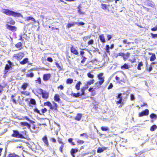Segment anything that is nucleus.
Instances as JSON below:
<instances>
[{"label":"nucleus","mask_w":157,"mask_h":157,"mask_svg":"<svg viewBox=\"0 0 157 157\" xmlns=\"http://www.w3.org/2000/svg\"><path fill=\"white\" fill-rule=\"evenodd\" d=\"M76 23L75 22H72V23H68L67 25V28H69L71 27L74 26H75V25H76Z\"/></svg>","instance_id":"e433bc0d"},{"label":"nucleus","mask_w":157,"mask_h":157,"mask_svg":"<svg viewBox=\"0 0 157 157\" xmlns=\"http://www.w3.org/2000/svg\"><path fill=\"white\" fill-rule=\"evenodd\" d=\"M7 23L10 25H13L15 24V21L12 19H11L10 21L7 22Z\"/></svg>","instance_id":"37998d69"},{"label":"nucleus","mask_w":157,"mask_h":157,"mask_svg":"<svg viewBox=\"0 0 157 157\" xmlns=\"http://www.w3.org/2000/svg\"><path fill=\"white\" fill-rule=\"evenodd\" d=\"M148 54L149 55H151V56L150 57V61H153L155 60L156 59V58L155 54L151 52H149L148 53Z\"/></svg>","instance_id":"aec40b11"},{"label":"nucleus","mask_w":157,"mask_h":157,"mask_svg":"<svg viewBox=\"0 0 157 157\" xmlns=\"http://www.w3.org/2000/svg\"><path fill=\"white\" fill-rule=\"evenodd\" d=\"M82 59L81 61V63H84L85 62L86 59H87V58L85 56H82Z\"/></svg>","instance_id":"0e129e2a"},{"label":"nucleus","mask_w":157,"mask_h":157,"mask_svg":"<svg viewBox=\"0 0 157 157\" xmlns=\"http://www.w3.org/2000/svg\"><path fill=\"white\" fill-rule=\"evenodd\" d=\"M2 13L7 16H12L15 17L23 18V15L20 13L15 12L8 9H3Z\"/></svg>","instance_id":"f257e3e1"},{"label":"nucleus","mask_w":157,"mask_h":157,"mask_svg":"<svg viewBox=\"0 0 157 157\" xmlns=\"http://www.w3.org/2000/svg\"><path fill=\"white\" fill-rule=\"evenodd\" d=\"M129 68V67L127 64L125 63L124 65L121 66V68L122 69H127Z\"/></svg>","instance_id":"473e14b6"},{"label":"nucleus","mask_w":157,"mask_h":157,"mask_svg":"<svg viewBox=\"0 0 157 157\" xmlns=\"http://www.w3.org/2000/svg\"><path fill=\"white\" fill-rule=\"evenodd\" d=\"M41 95L43 99L46 100L49 98V93L46 91L44 90Z\"/></svg>","instance_id":"9d476101"},{"label":"nucleus","mask_w":157,"mask_h":157,"mask_svg":"<svg viewBox=\"0 0 157 157\" xmlns=\"http://www.w3.org/2000/svg\"><path fill=\"white\" fill-rule=\"evenodd\" d=\"M58 143L60 144L64 143L62 139L59 138V137H58Z\"/></svg>","instance_id":"5fc2aeb1"},{"label":"nucleus","mask_w":157,"mask_h":157,"mask_svg":"<svg viewBox=\"0 0 157 157\" xmlns=\"http://www.w3.org/2000/svg\"><path fill=\"white\" fill-rule=\"evenodd\" d=\"M130 100L131 101H133L135 99V98L134 95L133 94H131L130 95Z\"/></svg>","instance_id":"774afa93"},{"label":"nucleus","mask_w":157,"mask_h":157,"mask_svg":"<svg viewBox=\"0 0 157 157\" xmlns=\"http://www.w3.org/2000/svg\"><path fill=\"white\" fill-rule=\"evenodd\" d=\"M24 56V54L23 52H20L17 54L13 55V57L15 58L17 60L21 59Z\"/></svg>","instance_id":"39448f33"},{"label":"nucleus","mask_w":157,"mask_h":157,"mask_svg":"<svg viewBox=\"0 0 157 157\" xmlns=\"http://www.w3.org/2000/svg\"><path fill=\"white\" fill-rule=\"evenodd\" d=\"M54 99L56 101L59 102L60 101V99L58 94H55L54 95Z\"/></svg>","instance_id":"cd10ccee"},{"label":"nucleus","mask_w":157,"mask_h":157,"mask_svg":"<svg viewBox=\"0 0 157 157\" xmlns=\"http://www.w3.org/2000/svg\"><path fill=\"white\" fill-rule=\"evenodd\" d=\"M65 143H64L61 144V146L59 147V151L61 153H63V150L65 149Z\"/></svg>","instance_id":"393cba45"},{"label":"nucleus","mask_w":157,"mask_h":157,"mask_svg":"<svg viewBox=\"0 0 157 157\" xmlns=\"http://www.w3.org/2000/svg\"><path fill=\"white\" fill-rule=\"evenodd\" d=\"M29 86V84L28 83L24 82L21 86V88L23 90H25L27 87Z\"/></svg>","instance_id":"4be33fe9"},{"label":"nucleus","mask_w":157,"mask_h":157,"mask_svg":"<svg viewBox=\"0 0 157 157\" xmlns=\"http://www.w3.org/2000/svg\"><path fill=\"white\" fill-rule=\"evenodd\" d=\"M73 139L71 138H70L68 139V142L70 143L72 145H75V144L74 142H73Z\"/></svg>","instance_id":"49530a36"},{"label":"nucleus","mask_w":157,"mask_h":157,"mask_svg":"<svg viewBox=\"0 0 157 157\" xmlns=\"http://www.w3.org/2000/svg\"><path fill=\"white\" fill-rule=\"evenodd\" d=\"M122 94L121 93H119L118 94L117 96H116V98H119L118 101H117L116 103L117 104H121L123 101V97L121 96Z\"/></svg>","instance_id":"f8f14e48"},{"label":"nucleus","mask_w":157,"mask_h":157,"mask_svg":"<svg viewBox=\"0 0 157 157\" xmlns=\"http://www.w3.org/2000/svg\"><path fill=\"white\" fill-rule=\"evenodd\" d=\"M16 96V94H12L11 96V101H12L14 104H16L17 103V101L20 100H21L20 97V96H18V99L17 100H16L15 98Z\"/></svg>","instance_id":"6e6552de"},{"label":"nucleus","mask_w":157,"mask_h":157,"mask_svg":"<svg viewBox=\"0 0 157 157\" xmlns=\"http://www.w3.org/2000/svg\"><path fill=\"white\" fill-rule=\"evenodd\" d=\"M144 65L143 62L140 61L139 62L137 66V69L139 70H140L141 69V67Z\"/></svg>","instance_id":"bb28decb"},{"label":"nucleus","mask_w":157,"mask_h":157,"mask_svg":"<svg viewBox=\"0 0 157 157\" xmlns=\"http://www.w3.org/2000/svg\"><path fill=\"white\" fill-rule=\"evenodd\" d=\"M103 73H101L97 75V77L98 79L100 80L98 82V84L100 85H101L104 82V77H103Z\"/></svg>","instance_id":"20e7f679"},{"label":"nucleus","mask_w":157,"mask_h":157,"mask_svg":"<svg viewBox=\"0 0 157 157\" xmlns=\"http://www.w3.org/2000/svg\"><path fill=\"white\" fill-rule=\"evenodd\" d=\"M112 6V5H110L109 4L108 5H106L104 3H101V8L104 10H109L108 7H110Z\"/></svg>","instance_id":"dca6fc26"},{"label":"nucleus","mask_w":157,"mask_h":157,"mask_svg":"<svg viewBox=\"0 0 157 157\" xmlns=\"http://www.w3.org/2000/svg\"><path fill=\"white\" fill-rule=\"evenodd\" d=\"M91 37L90 35H88L83 37V40L84 41H86L88 39H90Z\"/></svg>","instance_id":"864d4df0"},{"label":"nucleus","mask_w":157,"mask_h":157,"mask_svg":"<svg viewBox=\"0 0 157 157\" xmlns=\"http://www.w3.org/2000/svg\"><path fill=\"white\" fill-rule=\"evenodd\" d=\"M101 129L104 131H106L109 130V128L108 127L102 126L101 128Z\"/></svg>","instance_id":"a18cd8bd"},{"label":"nucleus","mask_w":157,"mask_h":157,"mask_svg":"<svg viewBox=\"0 0 157 157\" xmlns=\"http://www.w3.org/2000/svg\"><path fill=\"white\" fill-rule=\"evenodd\" d=\"M7 62L9 64H6L5 67V69L7 70H9L10 68L11 67V65L12 64V63L11 62L10 60H9L7 61Z\"/></svg>","instance_id":"a211bd4d"},{"label":"nucleus","mask_w":157,"mask_h":157,"mask_svg":"<svg viewBox=\"0 0 157 157\" xmlns=\"http://www.w3.org/2000/svg\"><path fill=\"white\" fill-rule=\"evenodd\" d=\"M44 90L40 88H39L36 89L34 94L37 96L41 95Z\"/></svg>","instance_id":"4468645a"},{"label":"nucleus","mask_w":157,"mask_h":157,"mask_svg":"<svg viewBox=\"0 0 157 157\" xmlns=\"http://www.w3.org/2000/svg\"><path fill=\"white\" fill-rule=\"evenodd\" d=\"M152 70V66L151 65H150V67H146V70L149 73Z\"/></svg>","instance_id":"c03bdc74"},{"label":"nucleus","mask_w":157,"mask_h":157,"mask_svg":"<svg viewBox=\"0 0 157 157\" xmlns=\"http://www.w3.org/2000/svg\"><path fill=\"white\" fill-rule=\"evenodd\" d=\"M99 38L100 41L102 43H105V40L103 34H102L99 35Z\"/></svg>","instance_id":"a878e982"},{"label":"nucleus","mask_w":157,"mask_h":157,"mask_svg":"<svg viewBox=\"0 0 157 157\" xmlns=\"http://www.w3.org/2000/svg\"><path fill=\"white\" fill-rule=\"evenodd\" d=\"M20 124L22 126H26L28 128H30V124L27 122H21L20 123Z\"/></svg>","instance_id":"f3484780"},{"label":"nucleus","mask_w":157,"mask_h":157,"mask_svg":"<svg viewBox=\"0 0 157 157\" xmlns=\"http://www.w3.org/2000/svg\"><path fill=\"white\" fill-rule=\"evenodd\" d=\"M7 157H20V156L14 153H11L8 154Z\"/></svg>","instance_id":"f704fd0d"},{"label":"nucleus","mask_w":157,"mask_h":157,"mask_svg":"<svg viewBox=\"0 0 157 157\" xmlns=\"http://www.w3.org/2000/svg\"><path fill=\"white\" fill-rule=\"evenodd\" d=\"M94 41L93 40L91 39L89 40L87 42L88 45H92L94 44Z\"/></svg>","instance_id":"13d9d810"},{"label":"nucleus","mask_w":157,"mask_h":157,"mask_svg":"<svg viewBox=\"0 0 157 157\" xmlns=\"http://www.w3.org/2000/svg\"><path fill=\"white\" fill-rule=\"evenodd\" d=\"M81 84V82L80 81H78L75 85V88L78 90L80 89V85Z\"/></svg>","instance_id":"4c0bfd02"},{"label":"nucleus","mask_w":157,"mask_h":157,"mask_svg":"<svg viewBox=\"0 0 157 157\" xmlns=\"http://www.w3.org/2000/svg\"><path fill=\"white\" fill-rule=\"evenodd\" d=\"M23 118H24L26 119V120H27L28 121H29L31 123H34V121H33L31 120L30 119V118L27 116H24L23 117Z\"/></svg>","instance_id":"09e8293b"},{"label":"nucleus","mask_w":157,"mask_h":157,"mask_svg":"<svg viewBox=\"0 0 157 157\" xmlns=\"http://www.w3.org/2000/svg\"><path fill=\"white\" fill-rule=\"evenodd\" d=\"M51 77V74L50 73L45 74L43 75V79L45 82L49 80Z\"/></svg>","instance_id":"1a4fd4ad"},{"label":"nucleus","mask_w":157,"mask_h":157,"mask_svg":"<svg viewBox=\"0 0 157 157\" xmlns=\"http://www.w3.org/2000/svg\"><path fill=\"white\" fill-rule=\"evenodd\" d=\"M78 150L77 148H71L70 151V153L72 157H75V154L78 152Z\"/></svg>","instance_id":"ddd939ff"},{"label":"nucleus","mask_w":157,"mask_h":157,"mask_svg":"<svg viewBox=\"0 0 157 157\" xmlns=\"http://www.w3.org/2000/svg\"><path fill=\"white\" fill-rule=\"evenodd\" d=\"M86 90L84 87L82 88L81 89V91L82 93L81 94L80 93L81 96L82 95H84L85 94V90Z\"/></svg>","instance_id":"6e6d98bb"},{"label":"nucleus","mask_w":157,"mask_h":157,"mask_svg":"<svg viewBox=\"0 0 157 157\" xmlns=\"http://www.w3.org/2000/svg\"><path fill=\"white\" fill-rule=\"evenodd\" d=\"M87 76L90 78H93L94 77V75L91 74V73L90 72H88L87 74Z\"/></svg>","instance_id":"603ef678"},{"label":"nucleus","mask_w":157,"mask_h":157,"mask_svg":"<svg viewBox=\"0 0 157 157\" xmlns=\"http://www.w3.org/2000/svg\"><path fill=\"white\" fill-rule=\"evenodd\" d=\"M8 70H6V69H5V70H4V73H3V74H4L3 77L4 78L6 77V74L8 72Z\"/></svg>","instance_id":"69168bd1"},{"label":"nucleus","mask_w":157,"mask_h":157,"mask_svg":"<svg viewBox=\"0 0 157 157\" xmlns=\"http://www.w3.org/2000/svg\"><path fill=\"white\" fill-rule=\"evenodd\" d=\"M149 113V111L148 109H145L144 110L142 111L141 112L139 113L138 116L139 117H141L144 116H147L148 115Z\"/></svg>","instance_id":"0eeeda50"},{"label":"nucleus","mask_w":157,"mask_h":157,"mask_svg":"<svg viewBox=\"0 0 157 157\" xmlns=\"http://www.w3.org/2000/svg\"><path fill=\"white\" fill-rule=\"evenodd\" d=\"M70 51L71 52L74 54L76 55H78V52L75 47L73 46H72L70 48Z\"/></svg>","instance_id":"9b49d317"},{"label":"nucleus","mask_w":157,"mask_h":157,"mask_svg":"<svg viewBox=\"0 0 157 157\" xmlns=\"http://www.w3.org/2000/svg\"><path fill=\"white\" fill-rule=\"evenodd\" d=\"M121 82H123V83H125L126 82V78L125 76L123 77L122 78H121L120 81L118 82L119 83H120Z\"/></svg>","instance_id":"3c124183"},{"label":"nucleus","mask_w":157,"mask_h":157,"mask_svg":"<svg viewBox=\"0 0 157 157\" xmlns=\"http://www.w3.org/2000/svg\"><path fill=\"white\" fill-rule=\"evenodd\" d=\"M157 128V126L155 125L154 124L152 125L150 128V130L151 131H153L156 129Z\"/></svg>","instance_id":"58836bf2"},{"label":"nucleus","mask_w":157,"mask_h":157,"mask_svg":"<svg viewBox=\"0 0 157 157\" xmlns=\"http://www.w3.org/2000/svg\"><path fill=\"white\" fill-rule=\"evenodd\" d=\"M29 102L31 104H32L33 105H35L36 104V101L34 99H33V98L31 99Z\"/></svg>","instance_id":"de8ad7c7"},{"label":"nucleus","mask_w":157,"mask_h":157,"mask_svg":"<svg viewBox=\"0 0 157 157\" xmlns=\"http://www.w3.org/2000/svg\"><path fill=\"white\" fill-rule=\"evenodd\" d=\"M28 59L27 58H24L22 61L20 62V63L22 65H24L27 63L28 62Z\"/></svg>","instance_id":"2f4dec72"},{"label":"nucleus","mask_w":157,"mask_h":157,"mask_svg":"<svg viewBox=\"0 0 157 157\" xmlns=\"http://www.w3.org/2000/svg\"><path fill=\"white\" fill-rule=\"evenodd\" d=\"M110 48L109 45H106L105 46V50L106 52L107 53H109V48Z\"/></svg>","instance_id":"4d7b16f0"},{"label":"nucleus","mask_w":157,"mask_h":157,"mask_svg":"<svg viewBox=\"0 0 157 157\" xmlns=\"http://www.w3.org/2000/svg\"><path fill=\"white\" fill-rule=\"evenodd\" d=\"M34 74L32 72H30L26 74L27 78H33L34 76Z\"/></svg>","instance_id":"7c9ffc66"},{"label":"nucleus","mask_w":157,"mask_h":157,"mask_svg":"<svg viewBox=\"0 0 157 157\" xmlns=\"http://www.w3.org/2000/svg\"><path fill=\"white\" fill-rule=\"evenodd\" d=\"M53 105H52V103L49 101H47L44 103V105L45 106H48L49 107L50 109L54 110L55 111L58 110V105L54 101L52 102Z\"/></svg>","instance_id":"f03ea898"},{"label":"nucleus","mask_w":157,"mask_h":157,"mask_svg":"<svg viewBox=\"0 0 157 157\" xmlns=\"http://www.w3.org/2000/svg\"><path fill=\"white\" fill-rule=\"evenodd\" d=\"M30 20L32 21L34 23H36V21L35 19L31 16H28L25 18V21H29Z\"/></svg>","instance_id":"6ab92c4d"},{"label":"nucleus","mask_w":157,"mask_h":157,"mask_svg":"<svg viewBox=\"0 0 157 157\" xmlns=\"http://www.w3.org/2000/svg\"><path fill=\"white\" fill-rule=\"evenodd\" d=\"M73 82V80L72 78H69L67 79L66 83L67 84H70L72 83Z\"/></svg>","instance_id":"ea45409f"},{"label":"nucleus","mask_w":157,"mask_h":157,"mask_svg":"<svg viewBox=\"0 0 157 157\" xmlns=\"http://www.w3.org/2000/svg\"><path fill=\"white\" fill-rule=\"evenodd\" d=\"M80 136L81 137L84 136L86 138H88V136L87 134V133H83L80 134Z\"/></svg>","instance_id":"e2e57ef3"},{"label":"nucleus","mask_w":157,"mask_h":157,"mask_svg":"<svg viewBox=\"0 0 157 157\" xmlns=\"http://www.w3.org/2000/svg\"><path fill=\"white\" fill-rule=\"evenodd\" d=\"M118 56H121L123 57V59L124 61H125L126 59V58L125 57V54L123 53L120 52L118 53L116 57H117Z\"/></svg>","instance_id":"c9c22d12"},{"label":"nucleus","mask_w":157,"mask_h":157,"mask_svg":"<svg viewBox=\"0 0 157 157\" xmlns=\"http://www.w3.org/2000/svg\"><path fill=\"white\" fill-rule=\"evenodd\" d=\"M47 60L50 62H52L53 61V59L51 57H48L47 58Z\"/></svg>","instance_id":"338daca9"},{"label":"nucleus","mask_w":157,"mask_h":157,"mask_svg":"<svg viewBox=\"0 0 157 157\" xmlns=\"http://www.w3.org/2000/svg\"><path fill=\"white\" fill-rule=\"evenodd\" d=\"M13 133L11 135L12 137L22 139L25 138L23 134H24L25 132H26L25 131L21 132V133H20L18 131L16 130H13Z\"/></svg>","instance_id":"7ed1b4c3"},{"label":"nucleus","mask_w":157,"mask_h":157,"mask_svg":"<svg viewBox=\"0 0 157 157\" xmlns=\"http://www.w3.org/2000/svg\"><path fill=\"white\" fill-rule=\"evenodd\" d=\"M151 38H157V33L153 34L152 33H151Z\"/></svg>","instance_id":"052dcab7"},{"label":"nucleus","mask_w":157,"mask_h":157,"mask_svg":"<svg viewBox=\"0 0 157 157\" xmlns=\"http://www.w3.org/2000/svg\"><path fill=\"white\" fill-rule=\"evenodd\" d=\"M42 140L43 141L47 146H48L49 145L47 137L46 135L42 137Z\"/></svg>","instance_id":"2eb2a0df"},{"label":"nucleus","mask_w":157,"mask_h":157,"mask_svg":"<svg viewBox=\"0 0 157 157\" xmlns=\"http://www.w3.org/2000/svg\"><path fill=\"white\" fill-rule=\"evenodd\" d=\"M7 86V85L6 83L4 84L3 85L0 84V94L3 91V88L6 86Z\"/></svg>","instance_id":"72a5a7b5"},{"label":"nucleus","mask_w":157,"mask_h":157,"mask_svg":"<svg viewBox=\"0 0 157 157\" xmlns=\"http://www.w3.org/2000/svg\"><path fill=\"white\" fill-rule=\"evenodd\" d=\"M36 83H38L39 84H41V79L40 77H38L37 78V79L35 80Z\"/></svg>","instance_id":"8fccbe9b"},{"label":"nucleus","mask_w":157,"mask_h":157,"mask_svg":"<svg viewBox=\"0 0 157 157\" xmlns=\"http://www.w3.org/2000/svg\"><path fill=\"white\" fill-rule=\"evenodd\" d=\"M15 47L16 48H19V50L22 49L23 48L22 44L21 42H18L15 45Z\"/></svg>","instance_id":"5701e85b"},{"label":"nucleus","mask_w":157,"mask_h":157,"mask_svg":"<svg viewBox=\"0 0 157 157\" xmlns=\"http://www.w3.org/2000/svg\"><path fill=\"white\" fill-rule=\"evenodd\" d=\"M76 25H85V23L83 22H75Z\"/></svg>","instance_id":"bf43d9fd"},{"label":"nucleus","mask_w":157,"mask_h":157,"mask_svg":"<svg viewBox=\"0 0 157 157\" xmlns=\"http://www.w3.org/2000/svg\"><path fill=\"white\" fill-rule=\"evenodd\" d=\"M6 27L7 29L13 32H15L17 30V28L16 26L9 24H6Z\"/></svg>","instance_id":"423d86ee"},{"label":"nucleus","mask_w":157,"mask_h":157,"mask_svg":"<svg viewBox=\"0 0 157 157\" xmlns=\"http://www.w3.org/2000/svg\"><path fill=\"white\" fill-rule=\"evenodd\" d=\"M81 5H79L78 7L77 8L78 9L77 12L79 13V14H85V12H84L82 11L81 9Z\"/></svg>","instance_id":"412c9836"},{"label":"nucleus","mask_w":157,"mask_h":157,"mask_svg":"<svg viewBox=\"0 0 157 157\" xmlns=\"http://www.w3.org/2000/svg\"><path fill=\"white\" fill-rule=\"evenodd\" d=\"M150 117L151 119H156L157 118V115L153 113H152L151 114H150Z\"/></svg>","instance_id":"79ce46f5"},{"label":"nucleus","mask_w":157,"mask_h":157,"mask_svg":"<svg viewBox=\"0 0 157 157\" xmlns=\"http://www.w3.org/2000/svg\"><path fill=\"white\" fill-rule=\"evenodd\" d=\"M82 117V114L81 113H78L75 117V119L77 121H80Z\"/></svg>","instance_id":"b1692460"},{"label":"nucleus","mask_w":157,"mask_h":157,"mask_svg":"<svg viewBox=\"0 0 157 157\" xmlns=\"http://www.w3.org/2000/svg\"><path fill=\"white\" fill-rule=\"evenodd\" d=\"M71 95L75 98H78L79 97H80V93H72L71 94Z\"/></svg>","instance_id":"c756f323"},{"label":"nucleus","mask_w":157,"mask_h":157,"mask_svg":"<svg viewBox=\"0 0 157 157\" xmlns=\"http://www.w3.org/2000/svg\"><path fill=\"white\" fill-rule=\"evenodd\" d=\"M77 142L79 144H82L84 143V141L83 140H78L77 141Z\"/></svg>","instance_id":"680f3d73"},{"label":"nucleus","mask_w":157,"mask_h":157,"mask_svg":"<svg viewBox=\"0 0 157 157\" xmlns=\"http://www.w3.org/2000/svg\"><path fill=\"white\" fill-rule=\"evenodd\" d=\"M95 82V80L94 79H90V81L86 82V83L87 85H90L91 84H93Z\"/></svg>","instance_id":"a19ab883"},{"label":"nucleus","mask_w":157,"mask_h":157,"mask_svg":"<svg viewBox=\"0 0 157 157\" xmlns=\"http://www.w3.org/2000/svg\"><path fill=\"white\" fill-rule=\"evenodd\" d=\"M107 149L106 147H98L97 150V152L98 153H100L103 151L106 150Z\"/></svg>","instance_id":"c85d7f7f"}]
</instances>
